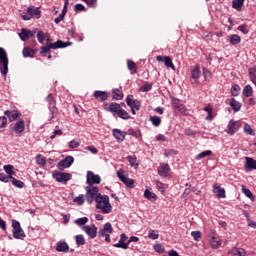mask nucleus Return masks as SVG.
<instances>
[{
  "mask_svg": "<svg viewBox=\"0 0 256 256\" xmlns=\"http://www.w3.org/2000/svg\"><path fill=\"white\" fill-rule=\"evenodd\" d=\"M229 41L231 45H239V43H241V36L237 34H232L229 36Z\"/></svg>",
  "mask_w": 256,
  "mask_h": 256,
  "instance_id": "obj_30",
  "label": "nucleus"
},
{
  "mask_svg": "<svg viewBox=\"0 0 256 256\" xmlns=\"http://www.w3.org/2000/svg\"><path fill=\"white\" fill-rule=\"evenodd\" d=\"M46 101L49 105L51 119H55V116L57 115V113H59V111L57 110V107H55L56 102H55V97H53V94H49L46 98Z\"/></svg>",
  "mask_w": 256,
  "mask_h": 256,
  "instance_id": "obj_9",
  "label": "nucleus"
},
{
  "mask_svg": "<svg viewBox=\"0 0 256 256\" xmlns=\"http://www.w3.org/2000/svg\"><path fill=\"white\" fill-rule=\"evenodd\" d=\"M245 159L246 163L244 167L247 171H253V169H256V161L253 158L245 157Z\"/></svg>",
  "mask_w": 256,
  "mask_h": 256,
  "instance_id": "obj_21",
  "label": "nucleus"
},
{
  "mask_svg": "<svg viewBox=\"0 0 256 256\" xmlns=\"http://www.w3.org/2000/svg\"><path fill=\"white\" fill-rule=\"evenodd\" d=\"M74 11L79 12V11H85V6L83 4H76L74 6Z\"/></svg>",
  "mask_w": 256,
  "mask_h": 256,
  "instance_id": "obj_63",
  "label": "nucleus"
},
{
  "mask_svg": "<svg viewBox=\"0 0 256 256\" xmlns=\"http://www.w3.org/2000/svg\"><path fill=\"white\" fill-rule=\"evenodd\" d=\"M86 201L89 205H91V203H93V201H95L97 195H101V193H99V187L97 186H87L86 188Z\"/></svg>",
  "mask_w": 256,
  "mask_h": 256,
  "instance_id": "obj_5",
  "label": "nucleus"
},
{
  "mask_svg": "<svg viewBox=\"0 0 256 256\" xmlns=\"http://www.w3.org/2000/svg\"><path fill=\"white\" fill-rule=\"evenodd\" d=\"M56 251H59L60 253H67V251H69V245L67 242H58L56 244Z\"/></svg>",
  "mask_w": 256,
  "mask_h": 256,
  "instance_id": "obj_23",
  "label": "nucleus"
},
{
  "mask_svg": "<svg viewBox=\"0 0 256 256\" xmlns=\"http://www.w3.org/2000/svg\"><path fill=\"white\" fill-rule=\"evenodd\" d=\"M120 119H130L131 116L129 115V112L124 110L123 108L116 114Z\"/></svg>",
  "mask_w": 256,
  "mask_h": 256,
  "instance_id": "obj_32",
  "label": "nucleus"
},
{
  "mask_svg": "<svg viewBox=\"0 0 256 256\" xmlns=\"http://www.w3.org/2000/svg\"><path fill=\"white\" fill-rule=\"evenodd\" d=\"M36 161H37V164L38 165H45V163H46V161H45V157H43V156H39V157H37L36 158Z\"/></svg>",
  "mask_w": 256,
  "mask_h": 256,
  "instance_id": "obj_64",
  "label": "nucleus"
},
{
  "mask_svg": "<svg viewBox=\"0 0 256 256\" xmlns=\"http://www.w3.org/2000/svg\"><path fill=\"white\" fill-rule=\"evenodd\" d=\"M151 89H153V84H144L141 88L140 91L142 93H147L149 91H151Z\"/></svg>",
  "mask_w": 256,
  "mask_h": 256,
  "instance_id": "obj_52",
  "label": "nucleus"
},
{
  "mask_svg": "<svg viewBox=\"0 0 256 256\" xmlns=\"http://www.w3.org/2000/svg\"><path fill=\"white\" fill-rule=\"evenodd\" d=\"M68 7H69V0H64V6H63L61 14H59V16L54 19V23H56V25H59V23L63 19H65V15H67V8Z\"/></svg>",
  "mask_w": 256,
  "mask_h": 256,
  "instance_id": "obj_17",
  "label": "nucleus"
},
{
  "mask_svg": "<svg viewBox=\"0 0 256 256\" xmlns=\"http://www.w3.org/2000/svg\"><path fill=\"white\" fill-rule=\"evenodd\" d=\"M210 245H211L212 249H219V247L221 245V240L215 236H212V238L210 240Z\"/></svg>",
  "mask_w": 256,
  "mask_h": 256,
  "instance_id": "obj_29",
  "label": "nucleus"
},
{
  "mask_svg": "<svg viewBox=\"0 0 256 256\" xmlns=\"http://www.w3.org/2000/svg\"><path fill=\"white\" fill-rule=\"evenodd\" d=\"M88 7L95 8L97 7V0H82Z\"/></svg>",
  "mask_w": 256,
  "mask_h": 256,
  "instance_id": "obj_57",
  "label": "nucleus"
},
{
  "mask_svg": "<svg viewBox=\"0 0 256 256\" xmlns=\"http://www.w3.org/2000/svg\"><path fill=\"white\" fill-rule=\"evenodd\" d=\"M80 143L77 142L76 140H72L69 142L68 147L69 149H77L79 147Z\"/></svg>",
  "mask_w": 256,
  "mask_h": 256,
  "instance_id": "obj_59",
  "label": "nucleus"
},
{
  "mask_svg": "<svg viewBox=\"0 0 256 256\" xmlns=\"http://www.w3.org/2000/svg\"><path fill=\"white\" fill-rule=\"evenodd\" d=\"M88 221H89V218L82 217V218L76 219L75 223H76V225H79L81 227V226L87 224Z\"/></svg>",
  "mask_w": 256,
  "mask_h": 256,
  "instance_id": "obj_49",
  "label": "nucleus"
},
{
  "mask_svg": "<svg viewBox=\"0 0 256 256\" xmlns=\"http://www.w3.org/2000/svg\"><path fill=\"white\" fill-rule=\"evenodd\" d=\"M126 103L128 107H130L132 115H135V112L139 111L141 108V103L137 100H133V95L127 96Z\"/></svg>",
  "mask_w": 256,
  "mask_h": 256,
  "instance_id": "obj_10",
  "label": "nucleus"
},
{
  "mask_svg": "<svg viewBox=\"0 0 256 256\" xmlns=\"http://www.w3.org/2000/svg\"><path fill=\"white\" fill-rule=\"evenodd\" d=\"M75 203H78V205H83L85 203V196L79 195L74 199Z\"/></svg>",
  "mask_w": 256,
  "mask_h": 256,
  "instance_id": "obj_56",
  "label": "nucleus"
},
{
  "mask_svg": "<svg viewBox=\"0 0 256 256\" xmlns=\"http://www.w3.org/2000/svg\"><path fill=\"white\" fill-rule=\"evenodd\" d=\"M144 197L146 199H149L150 201L154 199V201L157 199V194L149 191V190H145L144 191Z\"/></svg>",
  "mask_w": 256,
  "mask_h": 256,
  "instance_id": "obj_39",
  "label": "nucleus"
},
{
  "mask_svg": "<svg viewBox=\"0 0 256 256\" xmlns=\"http://www.w3.org/2000/svg\"><path fill=\"white\" fill-rule=\"evenodd\" d=\"M156 189H158L160 191V193H165V184H163V182L161 181H157L156 182Z\"/></svg>",
  "mask_w": 256,
  "mask_h": 256,
  "instance_id": "obj_54",
  "label": "nucleus"
},
{
  "mask_svg": "<svg viewBox=\"0 0 256 256\" xmlns=\"http://www.w3.org/2000/svg\"><path fill=\"white\" fill-rule=\"evenodd\" d=\"M76 245H78V247H81V245H85V237H83L82 234L76 235Z\"/></svg>",
  "mask_w": 256,
  "mask_h": 256,
  "instance_id": "obj_47",
  "label": "nucleus"
},
{
  "mask_svg": "<svg viewBox=\"0 0 256 256\" xmlns=\"http://www.w3.org/2000/svg\"><path fill=\"white\" fill-rule=\"evenodd\" d=\"M20 16L23 21H30L31 19H40L41 18V10L36 8L35 6H30L27 8L26 12H20Z\"/></svg>",
  "mask_w": 256,
  "mask_h": 256,
  "instance_id": "obj_3",
  "label": "nucleus"
},
{
  "mask_svg": "<svg viewBox=\"0 0 256 256\" xmlns=\"http://www.w3.org/2000/svg\"><path fill=\"white\" fill-rule=\"evenodd\" d=\"M12 228H13V237L14 239H20L23 241L25 239V231L21 228V223L17 220H12Z\"/></svg>",
  "mask_w": 256,
  "mask_h": 256,
  "instance_id": "obj_6",
  "label": "nucleus"
},
{
  "mask_svg": "<svg viewBox=\"0 0 256 256\" xmlns=\"http://www.w3.org/2000/svg\"><path fill=\"white\" fill-rule=\"evenodd\" d=\"M4 171L7 173L8 177H13V165H5Z\"/></svg>",
  "mask_w": 256,
  "mask_h": 256,
  "instance_id": "obj_51",
  "label": "nucleus"
},
{
  "mask_svg": "<svg viewBox=\"0 0 256 256\" xmlns=\"http://www.w3.org/2000/svg\"><path fill=\"white\" fill-rule=\"evenodd\" d=\"M4 114L7 115L10 122L15 121L19 117V112L17 111L6 110Z\"/></svg>",
  "mask_w": 256,
  "mask_h": 256,
  "instance_id": "obj_26",
  "label": "nucleus"
},
{
  "mask_svg": "<svg viewBox=\"0 0 256 256\" xmlns=\"http://www.w3.org/2000/svg\"><path fill=\"white\" fill-rule=\"evenodd\" d=\"M121 105L117 104V102H112L109 106L107 111H110V113H115L117 115L119 111L121 110Z\"/></svg>",
  "mask_w": 256,
  "mask_h": 256,
  "instance_id": "obj_24",
  "label": "nucleus"
},
{
  "mask_svg": "<svg viewBox=\"0 0 256 256\" xmlns=\"http://www.w3.org/2000/svg\"><path fill=\"white\" fill-rule=\"evenodd\" d=\"M242 94L244 95V97H251V95H253V87H251V85H246L243 89Z\"/></svg>",
  "mask_w": 256,
  "mask_h": 256,
  "instance_id": "obj_35",
  "label": "nucleus"
},
{
  "mask_svg": "<svg viewBox=\"0 0 256 256\" xmlns=\"http://www.w3.org/2000/svg\"><path fill=\"white\" fill-rule=\"evenodd\" d=\"M126 135H127L126 132H123L119 129L113 130V136L115 137V139H117L118 143H123V141H125Z\"/></svg>",
  "mask_w": 256,
  "mask_h": 256,
  "instance_id": "obj_19",
  "label": "nucleus"
},
{
  "mask_svg": "<svg viewBox=\"0 0 256 256\" xmlns=\"http://www.w3.org/2000/svg\"><path fill=\"white\" fill-rule=\"evenodd\" d=\"M23 131H25V121L18 120L14 125V133L23 135Z\"/></svg>",
  "mask_w": 256,
  "mask_h": 256,
  "instance_id": "obj_18",
  "label": "nucleus"
},
{
  "mask_svg": "<svg viewBox=\"0 0 256 256\" xmlns=\"http://www.w3.org/2000/svg\"><path fill=\"white\" fill-rule=\"evenodd\" d=\"M74 162H75V158H73V156H67L65 159L61 160L58 163L57 168L60 171H65V169H67V167H70L71 165H73Z\"/></svg>",
  "mask_w": 256,
  "mask_h": 256,
  "instance_id": "obj_11",
  "label": "nucleus"
},
{
  "mask_svg": "<svg viewBox=\"0 0 256 256\" xmlns=\"http://www.w3.org/2000/svg\"><path fill=\"white\" fill-rule=\"evenodd\" d=\"M12 185H14V187H17L18 189H23V187H25V183L21 180H17V178H14L12 176Z\"/></svg>",
  "mask_w": 256,
  "mask_h": 256,
  "instance_id": "obj_36",
  "label": "nucleus"
},
{
  "mask_svg": "<svg viewBox=\"0 0 256 256\" xmlns=\"http://www.w3.org/2000/svg\"><path fill=\"white\" fill-rule=\"evenodd\" d=\"M230 107H232L234 113H237V111H241V103L235 100V98H232L230 100Z\"/></svg>",
  "mask_w": 256,
  "mask_h": 256,
  "instance_id": "obj_27",
  "label": "nucleus"
},
{
  "mask_svg": "<svg viewBox=\"0 0 256 256\" xmlns=\"http://www.w3.org/2000/svg\"><path fill=\"white\" fill-rule=\"evenodd\" d=\"M11 179H13V176H8L5 173H0V181H2V183H9Z\"/></svg>",
  "mask_w": 256,
  "mask_h": 256,
  "instance_id": "obj_48",
  "label": "nucleus"
},
{
  "mask_svg": "<svg viewBox=\"0 0 256 256\" xmlns=\"http://www.w3.org/2000/svg\"><path fill=\"white\" fill-rule=\"evenodd\" d=\"M127 67L129 69V71H131L132 75L134 73H137V65L135 64V62H133V60L127 61Z\"/></svg>",
  "mask_w": 256,
  "mask_h": 256,
  "instance_id": "obj_34",
  "label": "nucleus"
},
{
  "mask_svg": "<svg viewBox=\"0 0 256 256\" xmlns=\"http://www.w3.org/2000/svg\"><path fill=\"white\" fill-rule=\"evenodd\" d=\"M124 173L125 171H123V169H120L117 172L118 178L120 179V181H122V183H124V185H126V187H129V189H133L135 187V180L127 178Z\"/></svg>",
  "mask_w": 256,
  "mask_h": 256,
  "instance_id": "obj_8",
  "label": "nucleus"
},
{
  "mask_svg": "<svg viewBox=\"0 0 256 256\" xmlns=\"http://www.w3.org/2000/svg\"><path fill=\"white\" fill-rule=\"evenodd\" d=\"M213 191L220 199H225V188H221L218 184L213 185Z\"/></svg>",
  "mask_w": 256,
  "mask_h": 256,
  "instance_id": "obj_20",
  "label": "nucleus"
},
{
  "mask_svg": "<svg viewBox=\"0 0 256 256\" xmlns=\"http://www.w3.org/2000/svg\"><path fill=\"white\" fill-rule=\"evenodd\" d=\"M191 235L194 241H201V232L200 231H192Z\"/></svg>",
  "mask_w": 256,
  "mask_h": 256,
  "instance_id": "obj_55",
  "label": "nucleus"
},
{
  "mask_svg": "<svg viewBox=\"0 0 256 256\" xmlns=\"http://www.w3.org/2000/svg\"><path fill=\"white\" fill-rule=\"evenodd\" d=\"M164 65L170 69H173L175 71V65H173V60L169 56L164 57Z\"/></svg>",
  "mask_w": 256,
  "mask_h": 256,
  "instance_id": "obj_33",
  "label": "nucleus"
},
{
  "mask_svg": "<svg viewBox=\"0 0 256 256\" xmlns=\"http://www.w3.org/2000/svg\"><path fill=\"white\" fill-rule=\"evenodd\" d=\"M0 71L4 77H7V73H9V58L7 57V51L3 47H0Z\"/></svg>",
  "mask_w": 256,
  "mask_h": 256,
  "instance_id": "obj_4",
  "label": "nucleus"
},
{
  "mask_svg": "<svg viewBox=\"0 0 256 256\" xmlns=\"http://www.w3.org/2000/svg\"><path fill=\"white\" fill-rule=\"evenodd\" d=\"M150 121L154 127H159L161 125V117L159 116H150Z\"/></svg>",
  "mask_w": 256,
  "mask_h": 256,
  "instance_id": "obj_37",
  "label": "nucleus"
},
{
  "mask_svg": "<svg viewBox=\"0 0 256 256\" xmlns=\"http://www.w3.org/2000/svg\"><path fill=\"white\" fill-rule=\"evenodd\" d=\"M73 45L71 42H64L63 40H58L54 43H48L46 46H42L40 48V55L45 57L47 54L51 53V49H65V47H69Z\"/></svg>",
  "mask_w": 256,
  "mask_h": 256,
  "instance_id": "obj_2",
  "label": "nucleus"
},
{
  "mask_svg": "<svg viewBox=\"0 0 256 256\" xmlns=\"http://www.w3.org/2000/svg\"><path fill=\"white\" fill-rule=\"evenodd\" d=\"M170 167L169 164L167 163H161L160 167L158 168V174L160 175V177H162L163 179L169 177V171H170Z\"/></svg>",
  "mask_w": 256,
  "mask_h": 256,
  "instance_id": "obj_16",
  "label": "nucleus"
},
{
  "mask_svg": "<svg viewBox=\"0 0 256 256\" xmlns=\"http://www.w3.org/2000/svg\"><path fill=\"white\" fill-rule=\"evenodd\" d=\"M37 39H38L39 43H43V41H45V39H47L48 43H49V41H51V38H49V35L44 34V33H38Z\"/></svg>",
  "mask_w": 256,
  "mask_h": 256,
  "instance_id": "obj_41",
  "label": "nucleus"
},
{
  "mask_svg": "<svg viewBox=\"0 0 256 256\" xmlns=\"http://www.w3.org/2000/svg\"><path fill=\"white\" fill-rule=\"evenodd\" d=\"M185 187L186 188L181 196L182 199H185V197H187L191 193V191H194L193 189H191V184H189V183H186Z\"/></svg>",
  "mask_w": 256,
  "mask_h": 256,
  "instance_id": "obj_44",
  "label": "nucleus"
},
{
  "mask_svg": "<svg viewBox=\"0 0 256 256\" xmlns=\"http://www.w3.org/2000/svg\"><path fill=\"white\" fill-rule=\"evenodd\" d=\"M86 183L89 187H93V185H99L101 183V176L93 173V171H88L86 176Z\"/></svg>",
  "mask_w": 256,
  "mask_h": 256,
  "instance_id": "obj_7",
  "label": "nucleus"
},
{
  "mask_svg": "<svg viewBox=\"0 0 256 256\" xmlns=\"http://www.w3.org/2000/svg\"><path fill=\"white\" fill-rule=\"evenodd\" d=\"M176 109H177V111L182 113V115H187V108L185 107V105L180 104L179 107Z\"/></svg>",
  "mask_w": 256,
  "mask_h": 256,
  "instance_id": "obj_61",
  "label": "nucleus"
},
{
  "mask_svg": "<svg viewBox=\"0 0 256 256\" xmlns=\"http://www.w3.org/2000/svg\"><path fill=\"white\" fill-rule=\"evenodd\" d=\"M95 201L97 203L96 209H100L102 213L109 214L113 211V206H111V203L109 202V196L97 194Z\"/></svg>",
  "mask_w": 256,
  "mask_h": 256,
  "instance_id": "obj_1",
  "label": "nucleus"
},
{
  "mask_svg": "<svg viewBox=\"0 0 256 256\" xmlns=\"http://www.w3.org/2000/svg\"><path fill=\"white\" fill-rule=\"evenodd\" d=\"M112 94H113V97H112L113 101H121V99H123V93H121L119 89H113Z\"/></svg>",
  "mask_w": 256,
  "mask_h": 256,
  "instance_id": "obj_31",
  "label": "nucleus"
},
{
  "mask_svg": "<svg viewBox=\"0 0 256 256\" xmlns=\"http://www.w3.org/2000/svg\"><path fill=\"white\" fill-rule=\"evenodd\" d=\"M239 127H241L240 121L230 120L228 123V135H235L237 133Z\"/></svg>",
  "mask_w": 256,
  "mask_h": 256,
  "instance_id": "obj_15",
  "label": "nucleus"
},
{
  "mask_svg": "<svg viewBox=\"0 0 256 256\" xmlns=\"http://www.w3.org/2000/svg\"><path fill=\"white\" fill-rule=\"evenodd\" d=\"M240 91H241V86H239L238 84L232 86L231 88V94L233 97L239 96Z\"/></svg>",
  "mask_w": 256,
  "mask_h": 256,
  "instance_id": "obj_42",
  "label": "nucleus"
},
{
  "mask_svg": "<svg viewBox=\"0 0 256 256\" xmlns=\"http://www.w3.org/2000/svg\"><path fill=\"white\" fill-rule=\"evenodd\" d=\"M203 75H204L205 81H209V79H211V72H209L207 68H203Z\"/></svg>",
  "mask_w": 256,
  "mask_h": 256,
  "instance_id": "obj_60",
  "label": "nucleus"
},
{
  "mask_svg": "<svg viewBox=\"0 0 256 256\" xmlns=\"http://www.w3.org/2000/svg\"><path fill=\"white\" fill-rule=\"evenodd\" d=\"M244 3L245 0H233L232 7L233 9H236V11H241V9H243Z\"/></svg>",
  "mask_w": 256,
  "mask_h": 256,
  "instance_id": "obj_28",
  "label": "nucleus"
},
{
  "mask_svg": "<svg viewBox=\"0 0 256 256\" xmlns=\"http://www.w3.org/2000/svg\"><path fill=\"white\" fill-rule=\"evenodd\" d=\"M148 238L149 239H159V231L157 230H149V233H148Z\"/></svg>",
  "mask_w": 256,
  "mask_h": 256,
  "instance_id": "obj_46",
  "label": "nucleus"
},
{
  "mask_svg": "<svg viewBox=\"0 0 256 256\" xmlns=\"http://www.w3.org/2000/svg\"><path fill=\"white\" fill-rule=\"evenodd\" d=\"M127 161L130 163V165H131V167H135V165L137 166V165H139L138 163H137V157H135V156H127Z\"/></svg>",
  "mask_w": 256,
  "mask_h": 256,
  "instance_id": "obj_50",
  "label": "nucleus"
},
{
  "mask_svg": "<svg viewBox=\"0 0 256 256\" xmlns=\"http://www.w3.org/2000/svg\"><path fill=\"white\" fill-rule=\"evenodd\" d=\"M95 99H100L101 101H107L109 99V94L105 91L97 90L94 92Z\"/></svg>",
  "mask_w": 256,
  "mask_h": 256,
  "instance_id": "obj_22",
  "label": "nucleus"
},
{
  "mask_svg": "<svg viewBox=\"0 0 256 256\" xmlns=\"http://www.w3.org/2000/svg\"><path fill=\"white\" fill-rule=\"evenodd\" d=\"M231 255H234V256H245L247 255V253L245 252V249L243 248H237V247H234L230 250L229 252Z\"/></svg>",
  "mask_w": 256,
  "mask_h": 256,
  "instance_id": "obj_25",
  "label": "nucleus"
},
{
  "mask_svg": "<svg viewBox=\"0 0 256 256\" xmlns=\"http://www.w3.org/2000/svg\"><path fill=\"white\" fill-rule=\"evenodd\" d=\"M201 78V68L199 65H196L192 70H191V83L192 85H195L199 83V79Z\"/></svg>",
  "mask_w": 256,
  "mask_h": 256,
  "instance_id": "obj_12",
  "label": "nucleus"
},
{
  "mask_svg": "<svg viewBox=\"0 0 256 256\" xmlns=\"http://www.w3.org/2000/svg\"><path fill=\"white\" fill-rule=\"evenodd\" d=\"M104 231L106 233H113V226H111V223H106L104 225Z\"/></svg>",
  "mask_w": 256,
  "mask_h": 256,
  "instance_id": "obj_62",
  "label": "nucleus"
},
{
  "mask_svg": "<svg viewBox=\"0 0 256 256\" xmlns=\"http://www.w3.org/2000/svg\"><path fill=\"white\" fill-rule=\"evenodd\" d=\"M21 41H28V39H31V37H35V34L33 33H18Z\"/></svg>",
  "mask_w": 256,
  "mask_h": 256,
  "instance_id": "obj_40",
  "label": "nucleus"
},
{
  "mask_svg": "<svg viewBox=\"0 0 256 256\" xmlns=\"http://www.w3.org/2000/svg\"><path fill=\"white\" fill-rule=\"evenodd\" d=\"M53 177L58 181V183H67V181H71L70 173L57 172L53 174Z\"/></svg>",
  "mask_w": 256,
  "mask_h": 256,
  "instance_id": "obj_14",
  "label": "nucleus"
},
{
  "mask_svg": "<svg viewBox=\"0 0 256 256\" xmlns=\"http://www.w3.org/2000/svg\"><path fill=\"white\" fill-rule=\"evenodd\" d=\"M242 193H244V195H246V197H248L249 199H253V193L245 186H242Z\"/></svg>",
  "mask_w": 256,
  "mask_h": 256,
  "instance_id": "obj_53",
  "label": "nucleus"
},
{
  "mask_svg": "<svg viewBox=\"0 0 256 256\" xmlns=\"http://www.w3.org/2000/svg\"><path fill=\"white\" fill-rule=\"evenodd\" d=\"M244 132H246L247 135H252L253 137H255V131H253V128H251V125L247 123L244 125Z\"/></svg>",
  "mask_w": 256,
  "mask_h": 256,
  "instance_id": "obj_45",
  "label": "nucleus"
},
{
  "mask_svg": "<svg viewBox=\"0 0 256 256\" xmlns=\"http://www.w3.org/2000/svg\"><path fill=\"white\" fill-rule=\"evenodd\" d=\"M212 153L213 152L211 150H205L196 156V160L199 161L200 159H205V157H209Z\"/></svg>",
  "mask_w": 256,
  "mask_h": 256,
  "instance_id": "obj_38",
  "label": "nucleus"
},
{
  "mask_svg": "<svg viewBox=\"0 0 256 256\" xmlns=\"http://www.w3.org/2000/svg\"><path fill=\"white\" fill-rule=\"evenodd\" d=\"M82 230L90 237V239H95L97 237V226L92 224L91 226L86 225L82 227Z\"/></svg>",
  "mask_w": 256,
  "mask_h": 256,
  "instance_id": "obj_13",
  "label": "nucleus"
},
{
  "mask_svg": "<svg viewBox=\"0 0 256 256\" xmlns=\"http://www.w3.org/2000/svg\"><path fill=\"white\" fill-rule=\"evenodd\" d=\"M154 249L156 253H165V247H163L161 244H155Z\"/></svg>",
  "mask_w": 256,
  "mask_h": 256,
  "instance_id": "obj_58",
  "label": "nucleus"
},
{
  "mask_svg": "<svg viewBox=\"0 0 256 256\" xmlns=\"http://www.w3.org/2000/svg\"><path fill=\"white\" fill-rule=\"evenodd\" d=\"M113 247H116L117 249H129V243L119 240L118 243L113 244Z\"/></svg>",
  "mask_w": 256,
  "mask_h": 256,
  "instance_id": "obj_43",
  "label": "nucleus"
}]
</instances>
